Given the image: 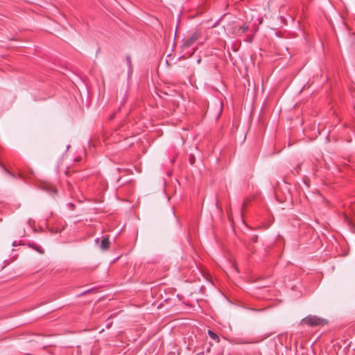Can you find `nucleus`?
Segmentation results:
<instances>
[{
  "mask_svg": "<svg viewBox=\"0 0 355 355\" xmlns=\"http://www.w3.org/2000/svg\"><path fill=\"white\" fill-rule=\"evenodd\" d=\"M88 293V291H85V292L83 293V294H85V293Z\"/></svg>",
  "mask_w": 355,
  "mask_h": 355,
  "instance_id": "4be33fe9",
  "label": "nucleus"
},
{
  "mask_svg": "<svg viewBox=\"0 0 355 355\" xmlns=\"http://www.w3.org/2000/svg\"><path fill=\"white\" fill-rule=\"evenodd\" d=\"M80 160H81V158H80V157H78V158H76V162H79V161H80Z\"/></svg>",
  "mask_w": 355,
  "mask_h": 355,
  "instance_id": "f3484780",
  "label": "nucleus"
},
{
  "mask_svg": "<svg viewBox=\"0 0 355 355\" xmlns=\"http://www.w3.org/2000/svg\"><path fill=\"white\" fill-rule=\"evenodd\" d=\"M246 206H247V202L244 201L242 205V209H244Z\"/></svg>",
  "mask_w": 355,
  "mask_h": 355,
  "instance_id": "2eb2a0df",
  "label": "nucleus"
},
{
  "mask_svg": "<svg viewBox=\"0 0 355 355\" xmlns=\"http://www.w3.org/2000/svg\"><path fill=\"white\" fill-rule=\"evenodd\" d=\"M91 355H98V347H93L90 352Z\"/></svg>",
  "mask_w": 355,
  "mask_h": 355,
  "instance_id": "1a4fd4ad",
  "label": "nucleus"
},
{
  "mask_svg": "<svg viewBox=\"0 0 355 355\" xmlns=\"http://www.w3.org/2000/svg\"><path fill=\"white\" fill-rule=\"evenodd\" d=\"M127 64H128L130 69L132 67V63H131V57L130 55H128L125 57Z\"/></svg>",
  "mask_w": 355,
  "mask_h": 355,
  "instance_id": "9d476101",
  "label": "nucleus"
},
{
  "mask_svg": "<svg viewBox=\"0 0 355 355\" xmlns=\"http://www.w3.org/2000/svg\"><path fill=\"white\" fill-rule=\"evenodd\" d=\"M110 245V242L109 238L107 236V237H104L102 239L101 243V250H107L109 249Z\"/></svg>",
  "mask_w": 355,
  "mask_h": 355,
  "instance_id": "20e7f679",
  "label": "nucleus"
},
{
  "mask_svg": "<svg viewBox=\"0 0 355 355\" xmlns=\"http://www.w3.org/2000/svg\"><path fill=\"white\" fill-rule=\"evenodd\" d=\"M19 245H24V243L19 242Z\"/></svg>",
  "mask_w": 355,
  "mask_h": 355,
  "instance_id": "aec40b11",
  "label": "nucleus"
},
{
  "mask_svg": "<svg viewBox=\"0 0 355 355\" xmlns=\"http://www.w3.org/2000/svg\"><path fill=\"white\" fill-rule=\"evenodd\" d=\"M300 167H301V165H300V164H298V165L295 168V172H296L297 174H299V173H300Z\"/></svg>",
  "mask_w": 355,
  "mask_h": 355,
  "instance_id": "9b49d317",
  "label": "nucleus"
},
{
  "mask_svg": "<svg viewBox=\"0 0 355 355\" xmlns=\"http://www.w3.org/2000/svg\"><path fill=\"white\" fill-rule=\"evenodd\" d=\"M257 240H258V236H254L252 237V241H253L254 242H257Z\"/></svg>",
  "mask_w": 355,
  "mask_h": 355,
  "instance_id": "4468645a",
  "label": "nucleus"
},
{
  "mask_svg": "<svg viewBox=\"0 0 355 355\" xmlns=\"http://www.w3.org/2000/svg\"><path fill=\"white\" fill-rule=\"evenodd\" d=\"M202 37L201 32L195 31L190 35H188L186 37H184L182 40V44L181 45L182 51L185 52L189 56H191L194 51L187 52V50L193 46L200 37Z\"/></svg>",
  "mask_w": 355,
  "mask_h": 355,
  "instance_id": "f257e3e1",
  "label": "nucleus"
},
{
  "mask_svg": "<svg viewBox=\"0 0 355 355\" xmlns=\"http://www.w3.org/2000/svg\"><path fill=\"white\" fill-rule=\"evenodd\" d=\"M252 37H251V36H248V37H247V40H246V41H247V42H252Z\"/></svg>",
  "mask_w": 355,
  "mask_h": 355,
  "instance_id": "ddd939ff",
  "label": "nucleus"
},
{
  "mask_svg": "<svg viewBox=\"0 0 355 355\" xmlns=\"http://www.w3.org/2000/svg\"><path fill=\"white\" fill-rule=\"evenodd\" d=\"M327 324L328 320L327 319L320 318L315 315H309L300 322L301 325L306 324L309 327L324 326Z\"/></svg>",
  "mask_w": 355,
  "mask_h": 355,
  "instance_id": "f03ea898",
  "label": "nucleus"
},
{
  "mask_svg": "<svg viewBox=\"0 0 355 355\" xmlns=\"http://www.w3.org/2000/svg\"><path fill=\"white\" fill-rule=\"evenodd\" d=\"M193 157L191 156V157H190V162H191V164H193Z\"/></svg>",
  "mask_w": 355,
  "mask_h": 355,
  "instance_id": "dca6fc26",
  "label": "nucleus"
},
{
  "mask_svg": "<svg viewBox=\"0 0 355 355\" xmlns=\"http://www.w3.org/2000/svg\"><path fill=\"white\" fill-rule=\"evenodd\" d=\"M16 245H17V244H16V241H14V242L12 243V246H16Z\"/></svg>",
  "mask_w": 355,
  "mask_h": 355,
  "instance_id": "a211bd4d",
  "label": "nucleus"
},
{
  "mask_svg": "<svg viewBox=\"0 0 355 355\" xmlns=\"http://www.w3.org/2000/svg\"><path fill=\"white\" fill-rule=\"evenodd\" d=\"M27 245L29 248H31L36 250L37 252H38L40 254H43L44 253V250L40 246L37 245V244H35V243H34L33 242L28 241L27 243Z\"/></svg>",
  "mask_w": 355,
  "mask_h": 355,
  "instance_id": "39448f33",
  "label": "nucleus"
},
{
  "mask_svg": "<svg viewBox=\"0 0 355 355\" xmlns=\"http://www.w3.org/2000/svg\"><path fill=\"white\" fill-rule=\"evenodd\" d=\"M98 240H99V239H98V238L96 239V242H98Z\"/></svg>",
  "mask_w": 355,
  "mask_h": 355,
  "instance_id": "6ab92c4d",
  "label": "nucleus"
},
{
  "mask_svg": "<svg viewBox=\"0 0 355 355\" xmlns=\"http://www.w3.org/2000/svg\"><path fill=\"white\" fill-rule=\"evenodd\" d=\"M52 191L55 193L56 191L55 189H52Z\"/></svg>",
  "mask_w": 355,
  "mask_h": 355,
  "instance_id": "412c9836",
  "label": "nucleus"
},
{
  "mask_svg": "<svg viewBox=\"0 0 355 355\" xmlns=\"http://www.w3.org/2000/svg\"><path fill=\"white\" fill-rule=\"evenodd\" d=\"M112 324V321H111V322H109L106 324V327H107V329H109V328H110V327H111Z\"/></svg>",
  "mask_w": 355,
  "mask_h": 355,
  "instance_id": "f8f14e48",
  "label": "nucleus"
},
{
  "mask_svg": "<svg viewBox=\"0 0 355 355\" xmlns=\"http://www.w3.org/2000/svg\"><path fill=\"white\" fill-rule=\"evenodd\" d=\"M208 335L209 336L213 339L214 340H215L216 342L217 343H219L220 342V338L219 336L215 333L213 331H211V330H208Z\"/></svg>",
  "mask_w": 355,
  "mask_h": 355,
  "instance_id": "0eeeda50",
  "label": "nucleus"
},
{
  "mask_svg": "<svg viewBox=\"0 0 355 355\" xmlns=\"http://www.w3.org/2000/svg\"><path fill=\"white\" fill-rule=\"evenodd\" d=\"M343 218L345 223H346L351 229L354 227V223L352 222V220L348 216V215L345 212L343 214Z\"/></svg>",
  "mask_w": 355,
  "mask_h": 355,
  "instance_id": "423d86ee",
  "label": "nucleus"
},
{
  "mask_svg": "<svg viewBox=\"0 0 355 355\" xmlns=\"http://www.w3.org/2000/svg\"><path fill=\"white\" fill-rule=\"evenodd\" d=\"M230 28V33L236 36H241L249 29V25L247 23L242 24L233 23Z\"/></svg>",
  "mask_w": 355,
  "mask_h": 355,
  "instance_id": "7ed1b4c3",
  "label": "nucleus"
},
{
  "mask_svg": "<svg viewBox=\"0 0 355 355\" xmlns=\"http://www.w3.org/2000/svg\"><path fill=\"white\" fill-rule=\"evenodd\" d=\"M0 166H1V167L3 168V170L6 173H7L8 175H10V176H12V178H15V174H13V173H12V172H10V171H8V170L5 167V166H4L3 164L0 163Z\"/></svg>",
  "mask_w": 355,
  "mask_h": 355,
  "instance_id": "6e6552de",
  "label": "nucleus"
}]
</instances>
